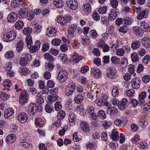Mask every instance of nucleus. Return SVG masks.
<instances>
[{
  "instance_id": "obj_1",
  "label": "nucleus",
  "mask_w": 150,
  "mask_h": 150,
  "mask_svg": "<svg viewBox=\"0 0 150 150\" xmlns=\"http://www.w3.org/2000/svg\"><path fill=\"white\" fill-rule=\"evenodd\" d=\"M96 98L98 100L97 103V105L99 106H103V103L105 102L108 98L107 96L104 94H101L99 95V92L96 91Z\"/></svg>"
},
{
  "instance_id": "obj_2",
  "label": "nucleus",
  "mask_w": 150,
  "mask_h": 150,
  "mask_svg": "<svg viewBox=\"0 0 150 150\" xmlns=\"http://www.w3.org/2000/svg\"><path fill=\"white\" fill-rule=\"evenodd\" d=\"M16 37V34L14 31H9L4 35L3 40L6 42H9L13 40Z\"/></svg>"
},
{
  "instance_id": "obj_3",
  "label": "nucleus",
  "mask_w": 150,
  "mask_h": 150,
  "mask_svg": "<svg viewBox=\"0 0 150 150\" xmlns=\"http://www.w3.org/2000/svg\"><path fill=\"white\" fill-rule=\"evenodd\" d=\"M58 79L61 82L65 81L68 77V74L64 70L59 71L58 74Z\"/></svg>"
},
{
  "instance_id": "obj_4",
  "label": "nucleus",
  "mask_w": 150,
  "mask_h": 150,
  "mask_svg": "<svg viewBox=\"0 0 150 150\" xmlns=\"http://www.w3.org/2000/svg\"><path fill=\"white\" fill-rule=\"evenodd\" d=\"M106 70V76L107 77L111 79L115 78L116 70L115 68L112 67H110L107 68Z\"/></svg>"
},
{
  "instance_id": "obj_5",
  "label": "nucleus",
  "mask_w": 150,
  "mask_h": 150,
  "mask_svg": "<svg viewBox=\"0 0 150 150\" xmlns=\"http://www.w3.org/2000/svg\"><path fill=\"white\" fill-rule=\"evenodd\" d=\"M38 109V107L36 105L33 103H32L28 107L27 111L29 114L31 115H35L37 112Z\"/></svg>"
},
{
  "instance_id": "obj_6",
  "label": "nucleus",
  "mask_w": 150,
  "mask_h": 150,
  "mask_svg": "<svg viewBox=\"0 0 150 150\" xmlns=\"http://www.w3.org/2000/svg\"><path fill=\"white\" fill-rule=\"evenodd\" d=\"M28 96L27 91L25 90L22 91L19 98V103L21 105H23L27 102Z\"/></svg>"
},
{
  "instance_id": "obj_7",
  "label": "nucleus",
  "mask_w": 150,
  "mask_h": 150,
  "mask_svg": "<svg viewBox=\"0 0 150 150\" xmlns=\"http://www.w3.org/2000/svg\"><path fill=\"white\" fill-rule=\"evenodd\" d=\"M66 4L67 6L72 10L76 9L78 6V4L76 0H67Z\"/></svg>"
},
{
  "instance_id": "obj_8",
  "label": "nucleus",
  "mask_w": 150,
  "mask_h": 150,
  "mask_svg": "<svg viewBox=\"0 0 150 150\" xmlns=\"http://www.w3.org/2000/svg\"><path fill=\"white\" fill-rule=\"evenodd\" d=\"M149 10L146 9L140 12L137 16V19L139 20H142L143 18H146L148 16Z\"/></svg>"
},
{
  "instance_id": "obj_9",
  "label": "nucleus",
  "mask_w": 150,
  "mask_h": 150,
  "mask_svg": "<svg viewBox=\"0 0 150 150\" xmlns=\"http://www.w3.org/2000/svg\"><path fill=\"white\" fill-rule=\"evenodd\" d=\"M141 81L138 78H134L131 81L132 87L135 89H138L140 86Z\"/></svg>"
},
{
  "instance_id": "obj_10",
  "label": "nucleus",
  "mask_w": 150,
  "mask_h": 150,
  "mask_svg": "<svg viewBox=\"0 0 150 150\" xmlns=\"http://www.w3.org/2000/svg\"><path fill=\"white\" fill-rule=\"evenodd\" d=\"M17 18V13L15 12H11L8 15L7 18V21L11 23H13Z\"/></svg>"
},
{
  "instance_id": "obj_11",
  "label": "nucleus",
  "mask_w": 150,
  "mask_h": 150,
  "mask_svg": "<svg viewBox=\"0 0 150 150\" xmlns=\"http://www.w3.org/2000/svg\"><path fill=\"white\" fill-rule=\"evenodd\" d=\"M40 45V42L38 40L37 41L34 46H31L29 48V51L31 53H33L39 50Z\"/></svg>"
},
{
  "instance_id": "obj_12",
  "label": "nucleus",
  "mask_w": 150,
  "mask_h": 150,
  "mask_svg": "<svg viewBox=\"0 0 150 150\" xmlns=\"http://www.w3.org/2000/svg\"><path fill=\"white\" fill-rule=\"evenodd\" d=\"M29 56H30V54L23 55L20 59V64L23 66H25L27 64V61L29 59Z\"/></svg>"
},
{
  "instance_id": "obj_13",
  "label": "nucleus",
  "mask_w": 150,
  "mask_h": 150,
  "mask_svg": "<svg viewBox=\"0 0 150 150\" xmlns=\"http://www.w3.org/2000/svg\"><path fill=\"white\" fill-rule=\"evenodd\" d=\"M128 102V100L126 98L123 99L118 104L119 108L121 110H124L126 108V104Z\"/></svg>"
},
{
  "instance_id": "obj_14",
  "label": "nucleus",
  "mask_w": 150,
  "mask_h": 150,
  "mask_svg": "<svg viewBox=\"0 0 150 150\" xmlns=\"http://www.w3.org/2000/svg\"><path fill=\"white\" fill-rule=\"evenodd\" d=\"M17 117L20 122L24 123L28 119V116L24 112H22L18 115Z\"/></svg>"
},
{
  "instance_id": "obj_15",
  "label": "nucleus",
  "mask_w": 150,
  "mask_h": 150,
  "mask_svg": "<svg viewBox=\"0 0 150 150\" xmlns=\"http://www.w3.org/2000/svg\"><path fill=\"white\" fill-rule=\"evenodd\" d=\"M28 9L25 7L22 8L19 12L20 15L19 17L20 19H23L27 17V15L28 12Z\"/></svg>"
},
{
  "instance_id": "obj_16",
  "label": "nucleus",
  "mask_w": 150,
  "mask_h": 150,
  "mask_svg": "<svg viewBox=\"0 0 150 150\" xmlns=\"http://www.w3.org/2000/svg\"><path fill=\"white\" fill-rule=\"evenodd\" d=\"M80 126L81 129L86 132L90 131V128L88 124L85 121H82L80 123Z\"/></svg>"
},
{
  "instance_id": "obj_17",
  "label": "nucleus",
  "mask_w": 150,
  "mask_h": 150,
  "mask_svg": "<svg viewBox=\"0 0 150 150\" xmlns=\"http://www.w3.org/2000/svg\"><path fill=\"white\" fill-rule=\"evenodd\" d=\"M16 140V135L14 134H11L7 136L6 138V141L8 144H9L14 142Z\"/></svg>"
},
{
  "instance_id": "obj_18",
  "label": "nucleus",
  "mask_w": 150,
  "mask_h": 150,
  "mask_svg": "<svg viewBox=\"0 0 150 150\" xmlns=\"http://www.w3.org/2000/svg\"><path fill=\"white\" fill-rule=\"evenodd\" d=\"M110 137L113 141H117L119 138L118 132L116 129L112 130Z\"/></svg>"
},
{
  "instance_id": "obj_19",
  "label": "nucleus",
  "mask_w": 150,
  "mask_h": 150,
  "mask_svg": "<svg viewBox=\"0 0 150 150\" xmlns=\"http://www.w3.org/2000/svg\"><path fill=\"white\" fill-rule=\"evenodd\" d=\"M132 30L137 35L142 36L143 35V29L140 27L138 26H134L133 27Z\"/></svg>"
},
{
  "instance_id": "obj_20",
  "label": "nucleus",
  "mask_w": 150,
  "mask_h": 150,
  "mask_svg": "<svg viewBox=\"0 0 150 150\" xmlns=\"http://www.w3.org/2000/svg\"><path fill=\"white\" fill-rule=\"evenodd\" d=\"M142 43L143 46L147 48H150V38L145 37L142 39Z\"/></svg>"
},
{
  "instance_id": "obj_21",
  "label": "nucleus",
  "mask_w": 150,
  "mask_h": 150,
  "mask_svg": "<svg viewBox=\"0 0 150 150\" xmlns=\"http://www.w3.org/2000/svg\"><path fill=\"white\" fill-rule=\"evenodd\" d=\"M91 73L96 78H99L101 75L100 70L94 67H91Z\"/></svg>"
},
{
  "instance_id": "obj_22",
  "label": "nucleus",
  "mask_w": 150,
  "mask_h": 150,
  "mask_svg": "<svg viewBox=\"0 0 150 150\" xmlns=\"http://www.w3.org/2000/svg\"><path fill=\"white\" fill-rule=\"evenodd\" d=\"M54 4L57 8H60L64 5L65 3L63 0H54Z\"/></svg>"
},
{
  "instance_id": "obj_23",
  "label": "nucleus",
  "mask_w": 150,
  "mask_h": 150,
  "mask_svg": "<svg viewBox=\"0 0 150 150\" xmlns=\"http://www.w3.org/2000/svg\"><path fill=\"white\" fill-rule=\"evenodd\" d=\"M141 26L143 28L144 30L147 32L150 31V26L148 23L145 21H143L140 23Z\"/></svg>"
},
{
  "instance_id": "obj_24",
  "label": "nucleus",
  "mask_w": 150,
  "mask_h": 150,
  "mask_svg": "<svg viewBox=\"0 0 150 150\" xmlns=\"http://www.w3.org/2000/svg\"><path fill=\"white\" fill-rule=\"evenodd\" d=\"M117 14L115 13V10L113 9H111L110 13L108 16V19L111 21H113L117 18Z\"/></svg>"
},
{
  "instance_id": "obj_25",
  "label": "nucleus",
  "mask_w": 150,
  "mask_h": 150,
  "mask_svg": "<svg viewBox=\"0 0 150 150\" xmlns=\"http://www.w3.org/2000/svg\"><path fill=\"white\" fill-rule=\"evenodd\" d=\"M14 112V111L13 109L12 108H8L5 111L4 117L5 118H7L13 115Z\"/></svg>"
},
{
  "instance_id": "obj_26",
  "label": "nucleus",
  "mask_w": 150,
  "mask_h": 150,
  "mask_svg": "<svg viewBox=\"0 0 150 150\" xmlns=\"http://www.w3.org/2000/svg\"><path fill=\"white\" fill-rule=\"evenodd\" d=\"M24 25V23L21 20H19L15 24V27L17 30H20L22 29Z\"/></svg>"
},
{
  "instance_id": "obj_27",
  "label": "nucleus",
  "mask_w": 150,
  "mask_h": 150,
  "mask_svg": "<svg viewBox=\"0 0 150 150\" xmlns=\"http://www.w3.org/2000/svg\"><path fill=\"white\" fill-rule=\"evenodd\" d=\"M35 125L39 127H42L44 125V121L41 118L38 117L35 120Z\"/></svg>"
},
{
  "instance_id": "obj_28",
  "label": "nucleus",
  "mask_w": 150,
  "mask_h": 150,
  "mask_svg": "<svg viewBox=\"0 0 150 150\" xmlns=\"http://www.w3.org/2000/svg\"><path fill=\"white\" fill-rule=\"evenodd\" d=\"M107 113L110 115L116 114L118 113V111L117 108L115 107H110L107 110Z\"/></svg>"
},
{
  "instance_id": "obj_29",
  "label": "nucleus",
  "mask_w": 150,
  "mask_h": 150,
  "mask_svg": "<svg viewBox=\"0 0 150 150\" xmlns=\"http://www.w3.org/2000/svg\"><path fill=\"white\" fill-rule=\"evenodd\" d=\"M23 41L20 40L18 42L16 47V50L18 52H21L23 50L24 47Z\"/></svg>"
},
{
  "instance_id": "obj_30",
  "label": "nucleus",
  "mask_w": 150,
  "mask_h": 150,
  "mask_svg": "<svg viewBox=\"0 0 150 150\" xmlns=\"http://www.w3.org/2000/svg\"><path fill=\"white\" fill-rule=\"evenodd\" d=\"M20 146L23 148L25 149H28L31 147V144L28 143L24 140H21V141Z\"/></svg>"
},
{
  "instance_id": "obj_31",
  "label": "nucleus",
  "mask_w": 150,
  "mask_h": 150,
  "mask_svg": "<svg viewBox=\"0 0 150 150\" xmlns=\"http://www.w3.org/2000/svg\"><path fill=\"white\" fill-rule=\"evenodd\" d=\"M84 99V96L81 94H78L74 98V100L77 103H81Z\"/></svg>"
},
{
  "instance_id": "obj_32",
  "label": "nucleus",
  "mask_w": 150,
  "mask_h": 150,
  "mask_svg": "<svg viewBox=\"0 0 150 150\" xmlns=\"http://www.w3.org/2000/svg\"><path fill=\"white\" fill-rule=\"evenodd\" d=\"M141 44L140 42L135 40L131 44V47L133 50H136L139 48Z\"/></svg>"
},
{
  "instance_id": "obj_33",
  "label": "nucleus",
  "mask_w": 150,
  "mask_h": 150,
  "mask_svg": "<svg viewBox=\"0 0 150 150\" xmlns=\"http://www.w3.org/2000/svg\"><path fill=\"white\" fill-rule=\"evenodd\" d=\"M128 61L126 58H123L121 61L120 66L122 68L125 69L126 68L128 65Z\"/></svg>"
},
{
  "instance_id": "obj_34",
  "label": "nucleus",
  "mask_w": 150,
  "mask_h": 150,
  "mask_svg": "<svg viewBox=\"0 0 150 150\" xmlns=\"http://www.w3.org/2000/svg\"><path fill=\"white\" fill-rule=\"evenodd\" d=\"M131 56L132 60L134 62H137L139 60V55L136 52H133L131 54Z\"/></svg>"
},
{
  "instance_id": "obj_35",
  "label": "nucleus",
  "mask_w": 150,
  "mask_h": 150,
  "mask_svg": "<svg viewBox=\"0 0 150 150\" xmlns=\"http://www.w3.org/2000/svg\"><path fill=\"white\" fill-rule=\"evenodd\" d=\"M72 59L73 62L77 63L80 60L82 59V58L81 56H79L77 53H75L72 56Z\"/></svg>"
},
{
  "instance_id": "obj_36",
  "label": "nucleus",
  "mask_w": 150,
  "mask_h": 150,
  "mask_svg": "<svg viewBox=\"0 0 150 150\" xmlns=\"http://www.w3.org/2000/svg\"><path fill=\"white\" fill-rule=\"evenodd\" d=\"M22 0H14L11 3V5L13 7L19 6L22 4Z\"/></svg>"
},
{
  "instance_id": "obj_37",
  "label": "nucleus",
  "mask_w": 150,
  "mask_h": 150,
  "mask_svg": "<svg viewBox=\"0 0 150 150\" xmlns=\"http://www.w3.org/2000/svg\"><path fill=\"white\" fill-rule=\"evenodd\" d=\"M57 98V96L54 93H52L51 95L47 97L48 100L50 102L52 103L55 101Z\"/></svg>"
},
{
  "instance_id": "obj_38",
  "label": "nucleus",
  "mask_w": 150,
  "mask_h": 150,
  "mask_svg": "<svg viewBox=\"0 0 150 150\" xmlns=\"http://www.w3.org/2000/svg\"><path fill=\"white\" fill-rule=\"evenodd\" d=\"M112 63L115 65L118 64L120 62L119 58L116 56H112L110 59Z\"/></svg>"
},
{
  "instance_id": "obj_39",
  "label": "nucleus",
  "mask_w": 150,
  "mask_h": 150,
  "mask_svg": "<svg viewBox=\"0 0 150 150\" xmlns=\"http://www.w3.org/2000/svg\"><path fill=\"white\" fill-rule=\"evenodd\" d=\"M36 97V101L37 103L42 104L44 103V99L42 97L40 93H39L37 94Z\"/></svg>"
},
{
  "instance_id": "obj_40",
  "label": "nucleus",
  "mask_w": 150,
  "mask_h": 150,
  "mask_svg": "<svg viewBox=\"0 0 150 150\" xmlns=\"http://www.w3.org/2000/svg\"><path fill=\"white\" fill-rule=\"evenodd\" d=\"M84 11L86 14L90 13L91 12V7L90 5L88 4H85L83 5Z\"/></svg>"
},
{
  "instance_id": "obj_41",
  "label": "nucleus",
  "mask_w": 150,
  "mask_h": 150,
  "mask_svg": "<svg viewBox=\"0 0 150 150\" xmlns=\"http://www.w3.org/2000/svg\"><path fill=\"white\" fill-rule=\"evenodd\" d=\"M45 59L48 61L53 62L54 61V58L49 53H46L44 54Z\"/></svg>"
},
{
  "instance_id": "obj_42",
  "label": "nucleus",
  "mask_w": 150,
  "mask_h": 150,
  "mask_svg": "<svg viewBox=\"0 0 150 150\" xmlns=\"http://www.w3.org/2000/svg\"><path fill=\"white\" fill-rule=\"evenodd\" d=\"M98 117H100L101 118L104 119L106 117L104 111L103 110H100L98 111L97 114Z\"/></svg>"
},
{
  "instance_id": "obj_43",
  "label": "nucleus",
  "mask_w": 150,
  "mask_h": 150,
  "mask_svg": "<svg viewBox=\"0 0 150 150\" xmlns=\"http://www.w3.org/2000/svg\"><path fill=\"white\" fill-rule=\"evenodd\" d=\"M76 26L74 24H72L69 27V29L68 30V33L71 35L75 31Z\"/></svg>"
},
{
  "instance_id": "obj_44",
  "label": "nucleus",
  "mask_w": 150,
  "mask_h": 150,
  "mask_svg": "<svg viewBox=\"0 0 150 150\" xmlns=\"http://www.w3.org/2000/svg\"><path fill=\"white\" fill-rule=\"evenodd\" d=\"M128 30L129 28L126 25L122 26L118 29V30L119 32H122L124 33H127Z\"/></svg>"
},
{
  "instance_id": "obj_45",
  "label": "nucleus",
  "mask_w": 150,
  "mask_h": 150,
  "mask_svg": "<svg viewBox=\"0 0 150 150\" xmlns=\"http://www.w3.org/2000/svg\"><path fill=\"white\" fill-rule=\"evenodd\" d=\"M142 61L143 63L145 64H148L150 62V56L149 54L146 55Z\"/></svg>"
},
{
  "instance_id": "obj_46",
  "label": "nucleus",
  "mask_w": 150,
  "mask_h": 150,
  "mask_svg": "<svg viewBox=\"0 0 150 150\" xmlns=\"http://www.w3.org/2000/svg\"><path fill=\"white\" fill-rule=\"evenodd\" d=\"M133 21L134 20L128 17H125L124 19L125 24L127 25H130Z\"/></svg>"
},
{
  "instance_id": "obj_47",
  "label": "nucleus",
  "mask_w": 150,
  "mask_h": 150,
  "mask_svg": "<svg viewBox=\"0 0 150 150\" xmlns=\"http://www.w3.org/2000/svg\"><path fill=\"white\" fill-rule=\"evenodd\" d=\"M107 8L106 6H103L98 8V10L100 14H103L106 13Z\"/></svg>"
},
{
  "instance_id": "obj_48",
  "label": "nucleus",
  "mask_w": 150,
  "mask_h": 150,
  "mask_svg": "<svg viewBox=\"0 0 150 150\" xmlns=\"http://www.w3.org/2000/svg\"><path fill=\"white\" fill-rule=\"evenodd\" d=\"M81 42L83 44L86 45L88 42L89 38L86 35H84L81 38Z\"/></svg>"
},
{
  "instance_id": "obj_49",
  "label": "nucleus",
  "mask_w": 150,
  "mask_h": 150,
  "mask_svg": "<svg viewBox=\"0 0 150 150\" xmlns=\"http://www.w3.org/2000/svg\"><path fill=\"white\" fill-rule=\"evenodd\" d=\"M145 122V117H142L140 119L139 123L140 125L143 128H145L146 126Z\"/></svg>"
},
{
  "instance_id": "obj_50",
  "label": "nucleus",
  "mask_w": 150,
  "mask_h": 150,
  "mask_svg": "<svg viewBox=\"0 0 150 150\" xmlns=\"http://www.w3.org/2000/svg\"><path fill=\"white\" fill-rule=\"evenodd\" d=\"M90 37L92 38L95 39L98 36L96 31L95 30H91L90 32Z\"/></svg>"
},
{
  "instance_id": "obj_51",
  "label": "nucleus",
  "mask_w": 150,
  "mask_h": 150,
  "mask_svg": "<svg viewBox=\"0 0 150 150\" xmlns=\"http://www.w3.org/2000/svg\"><path fill=\"white\" fill-rule=\"evenodd\" d=\"M68 119L70 122H74L76 120V117L74 114L72 113H70L69 114Z\"/></svg>"
},
{
  "instance_id": "obj_52",
  "label": "nucleus",
  "mask_w": 150,
  "mask_h": 150,
  "mask_svg": "<svg viewBox=\"0 0 150 150\" xmlns=\"http://www.w3.org/2000/svg\"><path fill=\"white\" fill-rule=\"evenodd\" d=\"M125 51L123 48H119L117 49L116 51L117 54L120 56H123L125 53Z\"/></svg>"
},
{
  "instance_id": "obj_53",
  "label": "nucleus",
  "mask_w": 150,
  "mask_h": 150,
  "mask_svg": "<svg viewBox=\"0 0 150 150\" xmlns=\"http://www.w3.org/2000/svg\"><path fill=\"white\" fill-rule=\"evenodd\" d=\"M112 96L114 97L117 96L118 94L119 91L118 88L116 86H115L112 90Z\"/></svg>"
},
{
  "instance_id": "obj_54",
  "label": "nucleus",
  "mask_w": 150,
  "mask_h": 150,
  "mask_svg": "<svg viewBox=\"0 0 150 150\" xmlns=\"http://www.w3.org/2000/svg\"><path fill=\"white\" fill-rule=\"evenodd\" d=\"M32 32V29L31 28L28 27L25 28L23 30V32L24 34L27 35L30 34Z\"/></svg>"
},
{
  "instance_id": "obj_55",
  "label": "nucleus",
  "mask_w": 150,
  "mask_h": 150,
  "mask_svg": "<svg viewBox=\"0 0 150 150\" xmlns=\"http://www.w3.org/2000/svg\"><path fill=\"white\" fill-rule=\"evenodd\" d=\"M93 18L95 20L98 21L100 19L98 13L96 11H94L92 14Z\"/></svg>"
},
{
  "instance_id": "obj_56",
  "label": "nucleus",
  "mask_w": 150,
  "mask_h": 150,
  "mask_svg": "<svg viewBox=\"0 0 150 150\" xmlns=\"http://www.w3.org/2000/svg\"><path fill=\"white\" fill-rule=\"evenodd\" d=\"M61 42V41L59 39L57 38H55L52 40L51 43L53 45L57 46L60 45Z\"/></svg>"
},
{
  "instance_id": "obj_57",
  "label": "nucleus",
  "mask_w": 150,
  "mask_h": 150,
  "mask_svg": "<svg viewBox=\"0 0 150 150\" xmlns=\"http://www.w3.org/2000/svg\"><path fill=\"white\" fill-rule=\"evenodd\" d=\"M14 56L13 52L12 51H8L5 54V57L7 58H11Z\"/></svg>"
},
{
  "instance_id": "obj_58",
  "label": "nucleus",
  "mask_w": 150,
  "mask_h": 150,
  "mask_svg": "<svg viewBox=\"0 0 150 150\" xmlns=\"http://www.w3.org/2000/svg\"><path fill=\"white\" fill-rule=\"evenodd\" d=\"M74 91H73L72 89L70 88L67 86L65 89V93L67 96L71 95Z\"/></svg>"
},
{
  "instance_id": "obj_59",
  "label": "nucleus",
  "mask_w": 150,
  "mask_h": 150,
  "mask_svg": "<svg viewBox=\"0 0 150 150\" xmlns=\"http://www.w3.org/2000/svg\"><path fill=\"white\" fill-rule=\"evenodd\" d=\"M9 97V96L7 93L2 92L1 95V98L3 100H5L8 99Z\"/></svg>"
},
{
  "instance_id": "obj_60",
  "label": "nucleus",
  "mask_w": 150,
  "mask_h": 150,
  "mask_svg": "<svg viewBox=\"0 0 150 150\" xmlns=\"http://www.w3.org/2000/svg\"><path fill=\"white\" fill-rule=\"evenodd\" d=\"M142 81L145 83H148L150 80V76L149 75H146L142 78Z\"/></svg>"
},
{
  "instance_id": "obj_61",
  "label": "nucleus",
  "mask_w": 150,
  "mask_h": 150,
  "mask_svg": "<svg viewBox=\"0 0 150 150\" xmlns=\"http://www.w3.org/2000/svg\"><path fill=\"white\" fill-rule=\"evenodd\" d=\"M66 115L64 111L62 110L60 111L58 113L57 116L59 119L64 118Z\"/></svg>"
},
{
  "instance_id": "obj_62",
  "label": "nucleus",
  "mask_w": 150,
  "mask_h": 150,
  "mask_svg": "<svg viewBox=\"0 0 150 150\" xmlns=\"http://www.w3.org/2000/svg\"><path fill=\"white\" fill-rule=\"evenodd\" d=\"M105 44V42L103 40H101L97 43V46L98 47L102 48Z\"/></svg>"
},
{
  "instance_id": "obj_63",
  "label": "nucleus",
  "mask_w": 150,
  "mask_h": 150,
  "mask_svg": "<svg viewBox=\"0 0 150 150\" xmlns=\"http://www.w3.org/2000/svg\"><path fill=\"white\" fill-rule=\"evenodd\" d=\"M110 4L113 8H115L118 6V2L117 0H111Z\"/></svg>"
},
{
  "instance_id": "obj_64",
  "label": "nucleus",
  "mask_w": 150,
  "mask_h": 150,
  "mask_svg": "<svg viewBox=\"0 0 150 150\" xmlns=\"http://www.w3.org/2000/svg\"><path fill=\"white\" fill-rule=\"evenodd\" d=\"M3 85L4 87H10L11 85V81L9 79H6L4 82Z\"/></svg>"
}]
</instances>
